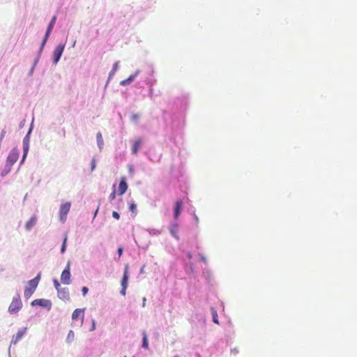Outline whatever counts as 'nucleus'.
<instances>
[{
  "mask_svg": "<svg viewBox=\"0 0 357 357\" xmlns=\"http://www.w3.org/2000/svg\"><path fill=\"white\" fill-rule=\"evenodd\" d=\"M40 280V273H38L36 277H35L33 279H32L28 282V284L25 287V289L24 291V296L26 298H29L32 296V294L34 293V291L36 289V287L39 283Z\"/></svg>",
  "mask_w": 357,
  "mask_h": 357,
  "instance_id": "1",
  "label": "nucleus"
},
{
  "mask_svg": "<svg viewBox=\"0 0 357 357\" xmlns=\"http://www.w3.org/2000/svg\"><path fill=\"white\" fill-rule=\"evenodd\" d=\"M22 307V303L20 294H17L13 297V301L8 307V312L10 314L18 312Z\"/></svg>",
  "mask_w": 357,
  "mask_h": 357,
  "instance_id": "2",
  "label": "nucleus"
},
{
  "mask_svg": "<svg viewBox=\"0 0 357 357\" xmlns=\"http://www.w3.org/2000/svg\"><path fill=\"white\" fill-rule=\"evenodd\" d=\"M128 278H129L128 266L126 265L124 271H123V278H122V280L121 282V285L122 287L121 290V294L123 296L126 295V289L128 287Z\"/></svg>",
  "mask_w": 357,
  "mask_h": 357,
  "instance_id": "3",
  "label": "nucleus"
},
{
  "mask_svg": "<svg viewBox=\"0 0 357 357\" xmlns=\"http://www.w3.org/2000/svg\"><path fill=\"white\" fill-rule=\"evenodd\" d=\"M71 204L70 202H66L62 204L60 206L59 209V218L61 221L65 222L66 220V216L68 212L70 211Z\"/></svg>",
  "mask_w": 357,
  "mask_h": 357,
  "instance_id": "4",
  "label": "nucleus"
},
{
  "mask_svg": "<svg viewBox=\"0 0 357 357\" xmlns=\"http://www.w3.org/2000/svg\"><path fill=\"white\" fill-rule=\"evenodd\" d=\"M71 275L70 271V264H68L61 275V281L64 284H69L71 282Z\"/></svg>",
  "mask_w": 357,
  "mask_h": 357,
  "instance_id": "5",
  "label": "nucleus"
},
{
  "mask_svg": "<svg viewBox=\"0 0 357 357\" xmlns=\"http://www.w3.org/2000/svg\"><path fill=\"white\" fill-rule=\"evenodd\" d=\"M19 151L16 149H13L10 153L8 154V156L7 158V162L10 165H13L18 159L19 157Z\"/></svg>",
  "mask_w": 357,
  "mask_h": 357,
  "instance_id": "6",
  "label": "nucleus"
},
{
  "mask_svg": "<svg viewBox=\"0 0 357 357\" xmlns=\"http://www.w3.org/2000/svg\"><path fill=\"white\" fill-rule=\"evenodd\" d=\"M127 190H128V184L126 183V178L121 177L119 185L117 194L119 195H122L127 191Z\"/></svg>",
  "mask_w": 357,
  "mask_h": 357,
  "instance_id": "7",
  "label": "nucleus"
},
{
  "mask_svg": "<svg viewBox=\"0 0 357 357\" xmlns=\"http://www.w3.org/2000/svg\"><path fill=\"white\" fill-rule=\"evenodd\" d=\"M58 297L65 301H68L70 299V293L67 288H61L58 291Z\"/></svg>",
  "mask_w": 357,
  "mask_h": 357,
  "instance_id": "8",
  "label": "nucleus"
},
{
  "mask_svg": "<svg viewBox=\"0 0 357 357\" xmlns=\"http://www.w3.org/2000/svg\"><path fill=\"white\" fill-rule=\"evenodd\" d=\"M64 50V46L59 45H58L54 51V61L56 63L61 58L62 53Z\"/></svg>",
  "mask_w": 357,
  "mask_h": 357,
  "instance_id": "9",
  "label": "nucleus"
},
{
  "mask_svg": "<svg viewBox=\"0 0 357 357\" xmlns=\"http://www.w3.org/2000/svg\"><path fill=\"white\" fill-rule=\"evenodd\" d=\"M26 331V328L22 330H20L15 335H13L11 343L13 344H16L23 337Z\"/></svg>",
  "mask_w": 357,
  "mask_h": 357,
  "instance_id": "10",
  "label": "nucleus"
},
{
  "mask_svg": "<svg viewBox=\"0 0 357 357\" xmlns=\"http://www.w3.org/2000/svg\"><path fill=\"white\" fill-rule=\"evenodd\" d=\"M84 317V310H82V309L75 310L72 314L73 320H77L79 318H80L82 322L83 321Z\"/></svg>",
  "mask_w": 357,
  "mask_h": 357,
  "instance_id": "11",
  "label": "nucleus"
},
{
  "mask_svg": "<svg viewBox=\"0 0 357 357\" xmlns=\"http://www.w3.org/2000/svg\"><path fill=\"white\" fill-rule=\"evenodd\" d=\"M33 305H38L43 307H50L51 306V302L49 300L46 299H36L34 300L32 303Z\"/></svg>",
  "mask_w": 357,
  "mask_h": 357,
  "instance_id": "12",
  "label": "nucleus"
},
{
  "mask_svg": "<svg viewBox=\"0 0 357 357\" xmlns=\"http://www.w3.org/2000/svg\"><path fill=\"white\" fill-rule=\"evenodd\" d=\"M183 202L181 200H177L174 207V218L177 219L181 214Z\"/></svg>",
  "mask_w": 357,
  "mask_h": 357,
  "instance_id": "13",
  "label": "nucleus"
},
{
  "mask_svg": "<svg viewBox=\"0 0 357 357\" xmlns=\"http://www.w3.org/2000/svg\"><path fill=\"white\" fill-rule=\"evenodd\" d=\"M139 70H137L133 75H131L128 78L121 81L120 84L121 86H126L130 84L135 77L139 75Z\"/></svg>",
  "mask_w": 357,
  "mask_h": 357,
  "instance_id": "14",
  "label": "nucleus"
},
{
  "mask_svg": "<svg viewBox=\"0 0 357 357\" xmlns=\"http://www.w3.org/2000/svg\"><path fill=\"white\" fill-rule=\"evenodd\" d=\"M37 218L36 217H31L30 220L26 223L25 228L26 230H30L36 224Z\"/></svg>",
  "mask_w": 357,
  "mask_h": 357,
  "instance_id": "15",
  "label": "nucleus"
},
{
  "mask_svg": "<svg viewBox=\"0 0 357 357\" xmlns=\"http://www.w3.org/2000/svg\"><path fill=\"white\" fill-rule=\"evenodd\" d=\"M142 140L140 139L136 140L132 146V151L133 154H137L139 149L141 146Z\"/></svg>",
  "mask_w": 357,
  "mask_h": 357,
  "instance_id": "16",
  "label": "nucleus"
},
{
  "mask_svg": "<svg viewBox=\"0 0 357 357\" xmlns=\"http://www.w3.org/2000/svg\"><path fill=\"white\" fill-rule=\"evenodd\" d=\"M143 335V340H142V347L149 349V342H148V336L146 331L142 332Z\"/></svg>",
  "mask_w": 357,
  "mask_h": 357,
  "instance_id": "17",
  "label": "nucleus"
},
{
  "mask_svg": "<svg viewBox=\"0 0 357 357\" xmlns=\"http://www.w3.org/2000/svg\"><path fill=\"white\" fill-rule=\"evenodd\" d=\"M52 28H50V26L47 27V31H46V33H45V38H44V40H43V41L42 43V45H41V48H43L44 47V45H45V43H46V41H47V38H48L51 31H52Z\"/></svg>",
  "mask_w": 357,
  "mask_h": 357,
  "instance_id": "18",
  "label": "nucleus"
},
{
  "mask_svg": "<svg viewBox=\"0 0 357 357\" xmlns=\"http://www.w3.org/2000/svg\"><path fill=\"white\" fill-rule=\"evenodd\" d=\"M129 209H130L131 213H136V211H137V205H136V204H135L134 202H131L129 204Z\"/></svg>",
  "mask_w": 357,
  "mask_h": 357,
  "instance_id": "19",
  "label": "nucleus"
},
{
  "mask_svg": "<svg viewBox=\"0 0 357 357\" xmlns=\"http://www.w3.org/2000/svg\"><path fill=\"white\" fill-rule=\"evenodd\" d=\"M177 232H178V227H177V225H173L172 227V228H171V233H172V234L174 236L177 237V236H176Z\"/></svg>",
  "mask_w": 357,
  "mask_h": 357,
  "instance_id": "20",
  "label": "nucleus"
},
{
  "mask_svg": "<svg viewBox=\"0 0 357 357\" xmlns=\"http://www.w3.org/2000/svg\"><path fill=\"white\" fill-rule=\"evenodd\" d=\"M113 188H115V185H113ZM116 197V191L115 189L113 190L112 192L109 196V200L112 202Z\"/></svg>",
  "mask_w": 357,
  "mask_h": 357,
  "instance_id": "21",
  "label": "nucleus"
},
{
  "mask_svg": "<svg viewBox=\"0 0 357 357\" xmlns=\"http://www.w3.org/2000/svg\"><path fill=\"white\" fill-rule=\"evenodd\" d=\"M66 242H67V235H65V237H64V239H63V244H62V246H61V253H63L65 252V250H66Z\"/></svg>",
  "mask_w": 357,
  "mask_h": 357,
  "instance_id": "22",
  "label": "nucleus"
},
{
  "mask_svg": "<svg viewBox=\"0 0 357 357\" xmlns=\"http://www.w3.org/2000/svg\"><path fill=\"white\" fill-rule=\"evenodd\" d=\"M28 150H29L28 144H24V155H23L22 161L24 160V158L27 154Z\"/></svg>",
  "mask_w": 357,
  "mask_h": 357,
  "instance_id": "23",
  "label": "nucleus"
},
{
  "mask_svg": "<svg viewBox=\"0 0 357 357\" xmlns=\"http://www.w3.org/2000/svg\"><path fill=\"white\" fill-rule=\"evenodd\" d=\"M53 284H54V286L55 287V289H56V291H58L59 289H61V287H60V284L59 282H58L57 280L54 279L53 280Z\"/></svg>",
  "mask_w": 357,
  "mask_h": 357,
  "instance_id": "24",
  "label": "nucleus"
},
{
  "mask_svg": "<svg viewBox=\"0 0 357 357\" xmlns=\"http://www.w3.org/2000/svg\"><path fill=\"white\" fill-rule=\"evenodd\" d=\"M56 16H54V17H52V19L51 20V21H50V24H49V26H50V28H52V29H53V26H54V24H55V22H56Z\"/></svg>",
  "mask_w": 357,
  "mask_h": 357,
  "instance_id": "25",
  "label": "nucleus"
},
{
  "mask_svg": "<svg viewBox=\"0 0 357 357\" xmlns=\"http://www.w3.org/2000/svg\"><path fill=\"white\" fill-rule=\"evenodd\" d=\"M213 321L215 324H218L219 323L218 320V314H217L216 311H213Z\"/></svg>",
  "mask_w": 357,
  "mask_h": 357,
  "instance_id": "26",
  "label": "nucleus"
},
{
  "mask_svg": "<svg viewBox=\"0 0 357 357\" xmlns=\"http://www.w3.org/2000/svg\"><path fill=\"white\" fill-rule=\"evenodd\" d=\"M97 140H98V143L100 144H102V135L100 132H98L97 134Z\"/></svg>",
  "mask_w": 357,
  "mask_h": 357,
  "instance_id": "27",
  "label": "nucleus"
},
{
  "mask_svg": "<svg viewBox=\"0 0 357 357\" xmlns=\"http://www.w3.org/2000/svg\"><path fill=\"white\" fill-rule=\"evenodd\" d=\"M139 114H132V115L131 116V120H132V121H135V122L137 121H138V119H139Z\"/></svg>",
  "mask_w": 357,
  "mask_h": 357,
  "instance_id": "28",
  "label": "nucleus"
},
{
  "mask_svg": "<svg viewBox=\"0 0 357 357\" xmlns=\"http://www.w3.org/2000/svg\"><path fill=\"white\" fill-rule=\"evenodd\" d=\"M73 338H74V333L73 331H70L68 334L67 340H69L70 339H73Z\"/></svg>",
  "mask_w": 357,
  "mask_h": 357,
  "instance_id": "29",
  "label": "nucleus"
},
{
  "mask_svg": "<svg viewBox=\"0 0 357 357\" xmlns=\"http://www.w3.org/2000/svg\"><path fill=\"white\" fill-rule=\"evenodd\" d=\"M88 291L89 289L86 287H83L82 288V292L84 296L88 293Z\"/></svg>",
  "mask_w": 357,
  "mask_h": 357,
  "instance_id": "30",
  "label": "nucleus"
},
{
  "mask_svg": "<svg viewBox=\"0 0 357 357\" xmlns=\"http://www.w3.org/2000/svg\"><path fill=\"white\" fill-rule=\"evenodd\" d=\"M112 216H113V218H114L116 220H119V218H120L119 214L116 211H113L112 212Z\"/></svg>",
  "mask_w": 357,
  "mask_h": 357,
  "instance_id": "31",
  "label": "nucleus"
},
{
  "mask_svg": "<svg viewBox=\"0 0 357 357\" xmlns=\"http://www.w3.org/2000/svg\"><path fill=\"white\" fill-rule=\"evenodd\" d=\"M122 253H123V248L121 247H120L118 248L119 257H121V256L122 255Z\"/></svg>",
  "mask_w": 357,
  "mask_h": 357,
  "instance_id": "32",
  "label": "nucleus"
},
{
  "mask_svg": "<svg viewBox=\"0 0 357 357\" xmlns=\"http://www.w3.org/2000/svg\"><path fill=\"white\" fill-rule=\"evenodd\" d=\"M96 167V161L95 160H93L91 162V169L93 170Z\"/></svg>",
  "mask_w": 357,
  "mask_h": 357,
  "instance_id": "33",
  "label": "nucleus"
},
{
  "mask_svg": "<svg viewBox=\"0 0 357 357\" xmlns=\"http://www.w3.org/2000/svg\"><path fill=\"white\" fill-rule=\"evenodd\" d=\"M5 133H6V132L4 130H3L2 132H1V137H0V142H1L3 138L4 137Z\"/></svg>",
  "mask_w": 357,
  "mask_h": 357,
  "instance_id": "34",
  "label": "nucleus"
},
{
  "mask_svg": "<svg viewBox=\"0 0 357 357\" xmlns=\"http://www.w3.org/2000/svg\"><path fill=\"white\" fill-rule=\"evenodd\" d=\"M95 328H96V323H95V321H93L91 331L95 330Z\"/></svg>",
  "mask_w": 357,
  "mask_h": 357,
  "instance_id": "35",
  "label": "nucleus"
},
{
  "mask_svg": "<svg viewBox=\"0 0 357 357\" xmlns=\"http://www.w3.org/2000/svg\"><path fill=\"white\" fill-rule=\"evenodd\" d=\"M117 63H116L114 65V68H113V70L114 72H115L116 70V68H117Z\"/></svg>",
  "mask_w": 357,
  "mask_h": 357,
  "instance_id": "36",
  "label": "nucleus"
},
{
  "mask_svg": "<svg viewBox=\"0 0 357 357\" xmlns=\"http://www.w3.org/2000/svg\"><path fill=\"white\" fill-rule=\"evenodd\" d=\"M194 218H195V220L196 223H198V222H199L198 217L196 215H194Z\"/></svg>",
  "mask_w": 357,
  "mask_h": 357,
  "instance_id": "37",
  "label": "nucleus"
},
{
  "mask_svg": "<svg viewBox=\"0 0 357 357\" xmlns=\"http://www.w3.org/2000/svg\"><path fill=\"white\" fill-rule=\"evenodd\" d=\"M146 298H144V299H143V307H144V306H145V305H146Z\"/></svg>",
  "mask_w": 357,
  "mask_h": 357,
  "instance_id": "38",
  "label": "nucleus"
},
{
  "mask_svg": "<svg viewBox=\"0 0 357 357\" xmlns=\"http://www.w3.org/2000/svg\"><path fill=\"white\" fill-rule=\"evenodd\" d=\"M114 73L115 72H114V70H112V71L109 73V77H111Z\"/></svg>",
  "mask_w": 357,
  "mask_h": 357,
  "instance_id": "39",
  "label": "nucleus"
},
{
  "mask_svg": "<svg viewBox=\"0 0 357 357\" xmlns=\"http://www.w3.org/2000/svg\"><path fill=\"white\" fill-rule=\"evenodd\" d=\"M98 211V208L96 210V212H95L94 216H96V215H97Z\"/></svg>",
  "mask_w": 357,
  "mask_h": 357,
  "instance_id": "40",
  "label": "nucleus"
},
{
  "mask_svg": "<svg viewBox=\"0 0 357 357\" xmlns=\"http://www.w3.org/2000/svg\"><path fill=\"white\" fill-rule=\"evenodd\" d=\"M126 357V356H125Z\"/></svg>",
  "mask_w": 357,
  "mask_h": 357,
  "instance_id": "41",
  "label": "nucleus"
}]
</instances>
